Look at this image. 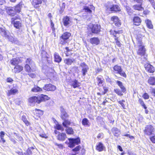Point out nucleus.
I'll return each instance as SVG.
<instances>
[{
    "label": "nucleus",
    "mask_w": 155,
    "mask_h": 155,
    "mask_svg": "<svg viewBox=\"0 0 155 155\" xmlns=\"http://www.w3.org/2000/svg\"><path fill=\"white\" fill-rule=\"evenodd\" d=\"M0 34L5 39L12 43L16 44L18 43V41L12 34L4 28L0 27Z\"/></svg>",
    "instance_id": "f257e3e1"
},
{
    "label": "nucleus",
    "mask_w": 155,
    "mask_h": 155,
    "mask_svg": "<svg viewBox=\"0 0 155 155\" xmlns=\"http://www.w3.org/2000/svg\"><path fill=\"white\" fill-rule=\"evenodd\" d=\"M105 6L107 10L113 12L120 11V8L119 6L116 5H113L112 2H108L106 3Z\"/></svg>",
    "instance_id": "f03ea898"
},
{
    "label": "nucleus",
    "mask_w": 155,
    "mask_h": 155,
    "mask_svg": "<svg viewBox=\"0 0 155 155\" xmlns=\"http://www.w3.org/2000/svg\"><path fill=\"white\" fill-rule=\"evenodd\" d=\"M144 133L147 135H152L155 134V129L152 125H148L145 127Z\"/></svg>",
    "instance_id": "7ed1b4c3"
},
{
    "label": "nucleus",
    "mask_w": 155,
    "mask_h": 155,
    "mask_svg": "<svg viewBox=\"0 0 155 155\" xmlns=\"http://www.w3.org/2000/svg\"><path fill=\"white\" fill-rule=\"evenodd\" d=\"M71 34L69 32H65L64 33L61 37L60 43L64 45L67 43L66 40L69 38L71 36Z\"/></svg>",
    "instance_id": "20e7f679"
},
{
    "label": "nucleus",
    "mask_w": 155,
    "mask_h": 155,
    "mask_svg": "<svg viewBox=\"0 0 155 155\" xmlns=\"http://www.w3.org/2000/svg\"><path fill=\"white\" fill-rule=\"evenodd\" d=\"M114 71L117 73L119 74L121 76L124 78L126 77V75L124 72L123 71L121 67L117 65H115L113 68Z\"/></svg>",
    "instance_id": "39448f33"
},
{
    "label": "nucleus",
    "mask_w": 155,
    "mask_h": 155,
    "mask_svg": "<svg viewBox=\"0 0 155 155\" xmlns=\"http://www.w3.org/2000/svg\"><path fill=\"white\" fill-rule=\"evenodd\" d=\"M68 140L69 141L68 147L71 148H73L75 144L78 145L80 142V140L79 138L75 139L69 138Z\"/></svg>",
    "instance_id": "423d86ee"
},
{
    "label": "nucleus",
    "mask_w": 155,
    "mask_h": 155,
    "mask_svg": "<svg viewBox=\"0 0 155 155\" xmlns=\"http://www.w3.org/2000/svg\"><path fill=\"white\" fill-rule=\"evenodd\" d=\"M29 102L31 106H33L35 103H40V101L39 99V96L38 97L33 96L30 97L28 99Z\"/></svg>",
    "instance_id": "0eeeda50"
},
{
    "label": "nucleus",
    "mask_w": 155,
    "mask_h": 155,
    "mask_svg": "<svg viewBox=\"0 0 155 155\" xmlns=\"http://www.w3.org/2000/svg\"><path fill=\"white\" fill-rule=\"evenodd\" d=\"M80 66L81 68V72L82 74V75L84 76L86 75L88 70L89 69L88 66L84 63H82L80 64Z\"/></svg>",
    "instance_id": "6e6552de"
},
{
    "label": "nucleus",
    "mask_w": 155,
    "mask_h": 155,
    "mask_svg": "<svg viewBox=\"0 0 155 155\" xmlns=\"http://www.w3.org/2000/svg\"><path fill=\"white\" fill-rule=\"evenodd\" d=\"M16 17H14L12 18V22H13L14 27L16 28L19 29L21 26V24L20 21L17 20Z\"/></svg>",
    "instance_id": "1a4fd4ad"
},
{
    "label": "nucleus",
    "mask_w": 155,
    "mask_h": 155,
    "mask_svg": "<svg viewBox=\"0 0 155 155\" xmlns=\"http://www.w3.org/2000/svg\"><path fill=\"white\" fill-rule=\"evenodd\" d=\"M43 89L44 90L48 91H53L56 89V87L51 84H48L44 86Z\"/></svg>",
    "instance_id": "9d476101"
},
{
    "label": "nucleus",
    "mask_w": 155,
    "mask_h": 155,
    "mask_svg": "<svg viewBox=\"0 0 155 155\" xmlns=\"http://www.w3.org/2000/svg\"><path fill=\"white\" fill-rule=\"evenodd\" d=\"M145 51L144 46L140 45L139 46V49L137 52V54L141 56H145L146 53Z\"/></svg>",
    "instance_id": "9b49d317"
},
{
    "label": "nucleus",
    "mask_w": 155,
    "mask_h": 155,
    "mask_svg": "<svg viewBox=\"0 0 155 155\" xmlns=\"http://www.w3.org/2000/svg\"><path fill=\"white\" fill-rule=\"evenodd\" d=\"M60 110L61 112V117L62 119L64 120L68 117V115L62 107H60Z\"/></svg>",
    "instance_id": "f8f14e48"
},
{
    "label": "nucleus",
    "mask_w": 155,
    "mask_h": 155,
    "mask_svg": "<svg viewBox=\"0 0 155 155\" xmlns=\"http://www.w3.org/2000/svg\"><path fill=\"white\" fill-rule=\"evenodd\" d=\"M100 26L98 24L92 25L91 31L92 33L97 34L100 31Z\"/></svg>",
    "instance_id": "ddd939ff"
},
{
    "label": "nucleus",
    "mask_w": 155,
    "mask_h": 155,
    "mask_svg": "<svg viewBox=\"0 0 155 155\" xmlns=\"http://www.w3.org/2000/svg\"><path fill=\"white\" fill-rule=\"evenodd\" d=\"M145 68L147 71L150 73H153L155 70L154 67L149 64H145Z\"/></svg>",
    "instance_id": "4468645a"
},
{
    "label": "nucleus",
    "mask_w": 155,
    "mask_h": 155,
    "mask_svg": "<svg viewBox=\"0 0 155 155\" xmlns=\"http://www.w3.org/2000/svg\"><path fill=\"white\" fill-rule=\"evenodd\" d=\"M5 9L7 13L11 15L14 16L16 13L13 8L6 7H5Z\"/></svg>",
    "instance_id": "2eb2a0df"
},
{
    "label": "nucleus",
    "mask_w": 155,
    "mask_h": 155,
    "mask_svg": "<svg viewBox=\"0 0 155 155\" xmlns=\"http://www.w3.org/2000/svg\"><path fill=\"white\" fill-rule=\"evenodd\" d=\"M90 42L94 45H97L100 43V41L98 38L94 37L90 39Z\"/></svg>",
    "instance_id": "dca6fc26"
},
{
    "label": "nucleus",
    "mask_w": 155,
    "mask_h": 155,
    "mask_svg": "<svg viewBox=\"0 0 155 155\" xmlns=\"http://www.w3.org/2000/svg\"><path fill=\"white\" fill-rule=\"evenodd\" d=\"M63 22L64 26H67L71 23V21L69 17L66 16L63 18Z\"/></svg>",
    "instance_id": "f3484780"
},
{
    "label": "nucleus",
    "mask_w": 155,
    "mask_h": 155,
    "mask_svg": "<svg viewBox=\"0 0 155 155\" xmlns=\"http://www.w3.org/2000/svg\"><path fill=\"white\" fill-rule=\"evenodd\" d=\"M122 3L125 8L128 14L131 15L132 13V10L129 6L127 5L126 1L124 0L123 2V0H122Z\"/></svg>",
    "instance_id": "a211bd4d"
},
{
    "label": "nucleus",
    "mask_w": 155,
    "mask_h": 155,
    "mask_svg": "<svg viewBox=\"0 0 155 155\" xmlns=\"http://www.w3.org/2000/svg\"><path fill=\"white\" fill-rule=\"evenodd\" d=\"M111 20L114 21L116 26L120 27L121 25V22L118 17L117 16H113L111 18Z\"/></svg>",
    "instance_id": "6ab92c4d"
},
{
    "label": "nucleus",
    "mask_w": 155,
    "mask_h": 155,
    "mask_svg": "<svg viewBox=\"0 0 155 155\" xmlns=\"http://www.w3.org/2000/svg\"><path fill=\"white\" fill-rule=\"evenodd\" d=\"M69 84L74 88L78 87L80 86V83L76 80H74L71 81Z\"/></svg>",
    "instance_id": "aec40b11"
},
{
    "label": "nucleus",
    "mask_w": 155,
    "mask_h": 155,
    "mask_svg": "<svg viewBox=\"0 0 155 155\" xmlns=\"http://www.w3.org/2000/svg\"><path fill=\"white\" fill-rule=\"evenodd\" d=\"M97 83L99 86L101 87L103 85L104 79L101 76H99L97 78Z\"/></svg>",
    "instance_id": "412c9836"
},
{
    "label": "nucleus",
    "mask_w": 155,
    "mask_h": 155,
    "mask_svg": "<svg viewBox=\"0 0 155 155\" xmlns=\"http://www.w3.org/2000/svg\"><path fill=\"white\" fill-rule=\"evenodd\" d=\"M105 148V147L102 143L99 142L97 143L96 149L98 151H102Z\"/></svg>",
    "instance_id": "4be33fe9"
},
{
    "label": "nucleus",
    "mask_w": 155,
    "mask_h": 155,
    "mask_svg": "<svg viewBox=\"0 0 155 155\" xmlns=\"http://www.w3.org/2000/svg\"><path fill=\"white\" fill-rule=\"evenodd\" d=\"M57 138L59 140L64 141L67 138V136L65 133H59L57 136Z\"/></svg>",
    "instance_id": "5701e85b"
},
{
    "label": "nucleus",
    "mask_w": 155,
    "mask_h": 155,
    "mask_svg": "<svg viewBox=\"0 0 155 155\" xmlns=\"http://www.w3.org/2000/svg\"><path fill=\"white\" fill-rule=\"evenodd\" d=\"M20 62L19 58H13L10 61L11 64L13 65H17Z\"/></svg>",
    "instance_id": "b1692460"
},
{
    "label": "nucleus",
    "mask_w": 155,
    "mask_h": 155,
    "mask_svg": "<svg viewBox=\"0 0 155 155\" xmlns=\"http://www.w3.org/2000/svg\"><path fill=\"white\" fill-rule=\"evenodd\" d=\"M94 8L92 5H91L89 6H85L84 8L85 12L89 13H91L92 12L91 10H94Z\"/></svg>",
    "instance_id": "393cba45"
},
{
    "label": "nucleus",
    "mask_w": 155,
    "mask_h": 155,
    "mask_svg": "<svg viewBox=\"0 0 155 155\" xmlns=\"http://www.w3.org/2000/svg\"><path fill=\"white\" fill-rule=\"evenodd\" d=\"M116 82L124 93L126 92V89L123 85L121 81H117Z\"/></svg>",
    "instance_id": "a878e982"
},
{
    "label": "nucleus",
    "mask_w": 155,
    "mask_h": 155,
    "mask_svg": "<svg viewBox=\"0 0 155 155\" xmlns=\"http://www.w3.org/2000/svg\"><path fill=\"white\" fill-rule=\"evenodd\" d=\"M23 70V67L20 65H17L15 66L14 68V72L15 73H19Z\"/></svg>",
    "instance_id": "bb28decb"
},
{
    "label": "nucleus",
    "mask_w": 155,
    "mask_h": 155,
    "mask_svg": "<svg viewBox=\"0 0 155 155\" xmlns=\"http://www.w3.org/2000/svg\"><path fill=\"white\" fill-rule=\"evenodd\" d=\"M133 21L134 25L138 26L141 22V20L138 17L136 16L134 18Z\"/></svg>",
    "instance_id": "cd10ccee"
},
{
    "label": "nucleus",
    "mask_w": 155,
    "mask_h": 155,
    "mask_svg": "<svg viewBox=\"0 0 155 155\" xmlns=\"http://www.w3.org/2000/svg\"><path fill=\"white\" fill-rule=\"evenodd\" d=\"M50 98L46 95L44 94H41L40 96H39V99L40 101V103L43 101H45L46 100H49Z\"/></svg>",
    "instance_id": "c85d7f7f"
},
{
    "label": "nucleus",
    "mask_w": 155,
    "mask_h": 155,
    "mask_svg": "<svg viewBox=\"0 0 155 155\" xmlns=\"http://www.w3.org/2000/svg\"><path fill=\"white\" fill-rule=\"evenodd\" d=\"M18 92V90L16 89H12L8 91L7 93V95L9 96L11 95H14Z\"/></svg>",
    "instance_id": "c756f323"
},
{
    "label": "nucleus",
    "mask_w": 155,
    "mask_h": 155,
    "mask_svg": "<svg viewBox=\"0 0 155 155\" xmlns=\"http://www.w3.org/2000/svg\"><path fill=\"white\" fill-rule=\"evenodd\" d=\"M54 61L55 62L59 63L61 60V58L57 53H55L54 54Z\"/></svg>",
    "instance_id": "7c9ffc66"
},
{
    "label": "nucleus",
    "mask_w": 155,
    "mask_h": 155,
    "mask_svg": "<svg viewBox=\"0 0 155 155\" xmlns=\"http://www.w3.org/2000/svg\"><path fill=\"white\" fill-rule=\"evenodd\" d=\"M148 83L150 85H155V77H150L148 79Z\"/></svg>",
    "instance_id": "2f4dec72"
},
{
    "label": "nucleus",
    "mask_w": 155,
    "mask_h": 155,
    "mask_svg": "<svg viewBox=\"0 0 155 155\" xmlns=\"http://www.w3.org/2000/svg\"><path fill=\"white\" fill-rule=\"evenodd\" d=\"M74 60L72 59L66 58L64 60V62L68 65H70L73 62Z\"/></svg>",
    "instance_id": "473e14b6"
},
{
    "label": "nucleus",
    "mask_w": 155,
    "mask_h": 155,
    "mask_svg": "<svg viewBox=\"0 0 155 155\" xmlns=\"http://www.w3.org/2000/svg\"><path fill=\"white\" fill-rule=\"evenodd\" d=\"M82 124L84 126L89 127L90 126V123L89 120L87 118H84L82 121Z\"/></svg>",
    "instance_id": "72a5a7b5"
},
{
    "label": "nucleus",
    "mask_w": 155,
    "mask_h": 155,
    "mask_svg": "<svg viewBox=\"0 0 155 155\" xmlns=\"http://www.w3.org/2000/svg\"><path fill=\"white\" fill-rule=\"evenodd\" d=\"M65 130L67 134H73L74 133L73 129L70 127H67Z\"/></svg>",
    "instance_id": "f704fd0d"
},
{
    "label": "nucleus",
    "mask_w": 155,
    "mask_h": 155,
    "mask_svg": "<svg viewBox=\"0 0 155 155\" xmlns=\"http://www.w3.org/2000/svg\"><path fill=\"white\" fill-rule=\"evenodd\" d=\"M21 7L22 4H19L15 7L14 10H15L16 12L19 13L21 11Z\"/></svg>",
    "instance_id": "c9c22d12"
},
{
    "label": "nucleus",
    "mask_w": 155,
    "mask_h": 155,
    "mask_svg": "<svg viewBox=\"0 0 155 155\" xmlns=\"http://www.w3.org/2000/svg\"><path fill=\"white\" fill-rule=\"evenodd\" d=\"M114 92L117 94L118 95L121 96L123 95V93H124L121 90H120L119 89L116 88L114 89Z\"/></svg>",
    "instance_id": "e433bc0d"
},
{
    "label": "nucleus",
    "mask_w": 155,
    "mask_h": 155,
    "mask_svg": "<svg viewBox=\"0 0 155 155\" xmlns=\"http://www.w3.org/2000/svg\"><path fill=\"white\" fill-rule=\"evenodd\" d=\"M133 8L135 10L139 11H142L143 10V8H142L141 5H134L133 6Z\"/></svg>",
    "instance_id": "4c0bfd02"
},
{
    "label": "nucleus",
    "mask_w": 155,
    "mask_h": 155,
    "mask_svg": "<svg viewBox=\"0 0 155 155\" xmlns=\"http://www.w3.org/2000/svg\"><path fill=\"white\" fill-rule=\"evenodd\" d=\"M138 101L140 104L141 105V106L143 107L145 109H146L147 108V107L145 104L144 102L142 99L140 98H139Z\"/></svg>",
    "instance_id": "58836bf2"
},
{
    "label": "nucleus",
    "mask_w": 155,
    "mask_h": 155,
    "mask_svg": "<svg viewBox=\"0 0 155 155\" xmlns=\"http://www.w3.org/2000/svg\"><path fill=\"white\" fill-rule=\"evenodd\" d=\"M64 122H63V125L65 127H67V125H69L71 124L70 121L68 120H64Z\"/></svg>",
    "instance_id": "ea45409f"
},
{
    "label": "nucleus",
    "mask_w": 155,
    "mask_h": 155,
    "mask_svg": "<svg viewBox=\"0 0 155 155\" xmlns=\"http://www.w3.org/2000/svg\"><path fill=\"white\" fill-rule=\"evenodd\" d=\"M147 25V27L151 29L153 28V25L151 24V22L150 21L147 20L145 21Z\"/></svg>",
    "instance_id": "a19ab883"
},
{
    "label": "nucleus",
    "mask_w": 155,
    "mask_h": 155,
    "mask_svg": "<svg viewBox=\"0 0 155 155\" xmlns=\"http://www.w3.org/2000/svg\"><path fill=\"white\" fill-rule=\"evenodd\" d=\"M41 91L42 89L37 86H35L34 88L31 89V91L34 92H39Z\"/></svg>",
    "instance_id": "79ce46f5"
},
{
    "label": "nucleus",
    "mask_w": 155,
    "mask_h": 155,
    "mask_svg": "<svg viewBox=\"0 0 155 155\" xmlns=\"http://www.w3.org/2000/svg\"><path fill=\"white\" fill-rule=\"evenodd\" d=\"M25 71L28 72H29L31 71L32 70L31 69V68L29 65L26 64L25 66Z\"/></svg>",
    "instance_id": "37998d69"
},
{
    "label": "nucleus",
    "mask_w": 155,
    "mask_h": 155,
    "mask_svg": "<svg viewBox=\"0 0 155 155\" xmlns=\"http://www.w3.org/2000/svg\"><path fill=\"white\" fill-rule=\"evenodd\" d=\"M41 0H33V4L34 5H38L41 4Z\"/></svg>",
    "instance_id": "c03bdc74"
},
{
    "label": "nucleus",
    "mask_w": 155,
    "mask_h": 155,
    "mask_svg": "<svg viewBox=\"0 0 155 155\" xmlns=\"http://www.w3.org/2000/svg\"><path fill=\"white\" fill-rule=\"evenodd\" d=\"M55 128L58 130H61L62 131L64 130V128L61 125L59 124H58L56 125Z\"/></svg>",
    "instance_id": "a18cd8bd"
},
{
    "label": "nucleus",
    "mask_w": 155,
    "mask_h": 155,
    "mask_svg": "<svg viewBox=\"0 0 155 155\" xmlns=\"http://www.w3.org/2000/svg\"><path fill=\"white\" fill-rule=\"evenodd\" d=\"M112 131L115 136H116V134H118L119 132L118 129L116 127L113 128L112 129Z\"/></svg>",
    "instance_id": "49530a36"
},
{
    "label": "nucleus",
    "mask_w": 155,
    "mask_h": 155,
    "mask_svg": "<svg viewBox=\"0 0 155 155\" xmlns=\"http://www.w3.org/2000/svg\"><path fill=\"white\" fill-rule=\"evenodd\" d=\"M153 135L154 136L150 137V139L153 143H155V133Z\"/></svg>",
    "instance_id": "de8ad7c7"
},
{
    "label": "nucleus",
    "mask_w": 155,
    "mask_h": 155,
    "mask_svg": "<svg viewBox=\"0 0 155 155\" xmlns=\"http://www.w3.org/2000/svg\"><path fill=\"white\" fill-rule=\"evenodd\" d=\"M120 32H121V31H112V35H114L115 37H117V35H116L117 34H119L120 33Z\"/></svg>",
    "instance_id": "09e8293b"
},
{
    "label": "nucleus",
    "mask_w": 155,
    "mask_h": 155,
    "mask_svg": "<svg viewBox=\"0 0 155 155\" xmlns=\"http://www.w3.org/2000/svg\"><path fill=\"white\" fill-rule=\"evenodd\" d=\"M14 134L16 135V136H17V139L20 141H22L23 140V138H22L20 136H19L16 133H15Z\"/></svg>",
    "instance_id": "8fccbe9b"
},
{
    "label": "nucleus",
    "mask_w": 155,
    "mask_h": 155,
    "mask_svg": "<svg viewBox=\"0 0 155 155\" xmlns=\"http://www.w3.org/2000/svg\"><path fill=\"white\" fill-rule=\"evenodd\" d=\"M115 39L116 41L115 43L116 45L119 47H120L121 46V44L119 41L117 40V38H115Z\"/></svg>",
    "instance_id": "3c124183"
},
{
    "label": "nucleus",
    "mask_w": 155,
    "mask_h": 155,
    "mask_svg": "<svg viewBox=\"0 0 155 155\" xmlns=\"http://www.w3.org/2000/svg\"><path fill=\"white\" fill-rule=\"evenodd\" d=\"M143 97L145 99H147L149 98V96L147 93H145L143 96Z\"/></svg>",
    "instance_id": "603ef678"
},
{
    "label": "nucleus",
    "mask_w": 155,
    "mask_h": 155,
    "mask_svg": "<svg viewBox=\"0 0 155 155\" xmlns=\"http://www.w3.org/2000/svg\"><path fill=\"white\" fill-rule=\"evenodd\" d=\"M125 102V101L124 100H123L121 101H120L118 102V103L120 104L121 106H122V107L124 108H125V105L124 104V103H123V102Z\"/></svg>",
    "instance_id": "864d4df0"
},
{
    "label": "nucleus",
    "mask_w": 155,
    "mask_h": 155,
    "mask_svg": "<svg viewBox=\"0 0 155 155\" xmlns=\"http://www.w3.org/2000/svg\"><path fill=\"white\" fill-rule=\"evenodd\" d=\"M26 64H30V65L31 64H32V62L31 61V60L30 58H28L26 60Z\"/></svg>",
    "instance_id": "5fc2aeb1"
},
{
    "label": "nucleus",
    "mask_w": 155,
    "mask_h": 155,
    "mask_svg": "<svg viewBox=\"0 0 155 155\" xmlns=\"http://www.w3.org/2000/svg\"><path fill=\"white\" fill-rule=\"evenodd\" d=\"M103 90L104 92L102 94H104L107 91L108 89L107 87H103Z\"/></svg>",
    "instance_id": "6e6d98bb"
},
{
    "label": "nucleus",
    "mask_w": 155,
    "mask_h": 155,
    "mask_svg": "<svg viewBox=\"0 0 155 155\" xmlns=\"http://www.w3.org/2000/svg\"><path fill=\"white\" fill-rule=\"evenodd\" d=\"M5 135V133L3 131H2L0 132V137L1 138H4Z\"/></svg>",
    "instance_id": "4d7b16f0"
},
{
    "label": "nucleus",
    "mask_w": 155,
    "mask_h": 155,
    "mask_svg": "<svg viewBox=\"0 0 155 155\" xmlns=\"http://www.w3.org/2000/svg\"><path fill=\"white\" fill-rule=\"evenodd\" d=\"M80 149V147L79 146H78L76 147L74 149H73V151H77L79 150Z\"/></svg>",
    "instance_id": "13d9d810"
},
{
    "label": "nucleus",
    "mask_w": 155,
    "mask_h": 155,
    "mask_svg": "<svg viewBox=\"0 0 155 155\" xmlns=\"http://www.w3.org/2000/svg\"><path fill=\"white\" fill-rule=\"evenodd\" d=\"M7 81L8 82H12L13 81V80L10 78L7 79Z\"/></svg>",
    "instance_id": "bf43d9fd"
},
{
    "label": "nucleus",
    "mask_w": 155,
    "mask_h": 155,
    "mask_svg": "<svg viewBox=\"0 0 155 155\" xmlns=\"http://www.w3.org/2000/svg\"><path fill=\"white\" fill-rule=\"evenodd\" d=\"M21 119L24 122L26 121V120H27L25 116H22Z\"/></svg>",
    "instance_id": "052dcab7"
},
{
    "label": "nucleus",
    "mask_w": 155,
    "mask_h": 155,
    "mask_svg": "<svg viewBox=\"0 0 155 155\" xmlns=\"http://www.w3.org/2000/svg\"><path fill=\"white\" fill-rule=\"evenodd\" d=\"M24 123L25 124V125L27 126H29L30 124V123L29 122H28V121L27 120H26V121L24 122Z\"/></svg>",
    "instance_id": "680f3d73"
},
{
    "label": "nucleus",
    "mask_w": 155,
    "mask_h": 155,
    "mask_svg": "<svg viewBox=\"0 0 155 155\" xmlns=\"http://www.w3.org/2000/svg\"><path fill=\"white\" fill-rule=\"evenodd\" d=\"M55 145L59 147L62 148L63 147V145L61 144H59L56 143H55Z\"/></svg>",
    "instance_id": "e2e57ef3"
},
{
    "label": "nucleus",
    "mask_w": 155,
    "mask_h": 155,
    "mask_svg": "<svg viewBox=\"0 0 155 155\" xmlns=\"http://www.w3.org/2000/svg\"><path fill=\"white\" fill-rule=\"evenodd\" d=\"M29 76L32 78H34L35 77V74H29Z\"/></svg>",
    "instance_id": "0e129e2a"
},
{
    "label": "nucleus",
    "mask_w": 155,
    "mask_h": 155,
    "mask_svg": "<svg viewBox=\"0 0 155 155\" xmlns=\"http://www.w3.org/2000/svg\"><path fill=\"white\" fill-rule=\"evenodd\" d=\"M10 140L12 142L14 143H15L16 142L14 138H10Z\"/></svg>",
    "instance_id": "69168bd1"
},
{
    "label": "nucleus",
    "mask_w": 155,
    "mask_h": 155,
    "mask_svg": "<svg viewBox=\"0 0 155 155\" xmlns=\"http://www.w3.org/2000/svg\"><path fill=\"white\" fill-rule=\"evenodd\" d=\"M5 3V1L4 0H0V5H2Z\"/></svg>",
    "instance_id": "338daca9"
},
{
    "label": "nucleus",
    "mask_w": 155,
    "mask_h": 155,
    "mask_svg": "<svg viewBox=\"0 0 155 155\" xmlns=\"http://www.w3.org/2000/svg\"><path fill=\"white\" fill-rule=\"evenodd\" d=\"M151 93L153 94L154 96H155V89H153L152 90Z\"/></svg>",
    "instance_id": "774afa93"
}]
</instances>
